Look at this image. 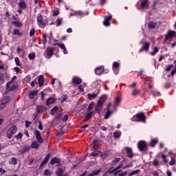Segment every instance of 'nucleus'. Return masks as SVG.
I'll use <instances>...</instances> for the list:
<instances>
[{"label":"nucleus","instance_id":"5","mask_svg":"<svg viewBox=\"0 0 176 176\" xmlns=\"http://www.w3.org/2000/svg\"><path fill=\"white\" fill-rule=\"evenodd\" d=\"M10 101V98L9 96L3 97L0 100V110H3L5 107H6L7 103Z\"/></svg>","mask_w":176,"mask_h":176},{"label":"nucleus","instance_id":"26","mask_svg":"<svg viewBox=\"0 0 176 176\" xmlns=\"http://www.w3.org/2000/svg\"><path fill=\"white\" fill-rule=\"evenodd\" d=\"M47 109V108L45 106H38L36 107V111H37L38 113L45 112V111H46Z\"/></svg>","mask_w":176,"mask_h":176},{"label":"nucleus","instance_id":"21","mask_svg":"<svg viewBox=\"0 0 176 176\" xmlns=\"http://www.w3.org/2000/svg\"><path fill=\"white\" fill-rule=\"evenodd\" d=\"M103 72V65L96 68L95 73L97 76H101Z\"/></svg>","mask_w":176,"mask_h":176},{"label":"nucleus","instance_id":"27","mask_svg":"<svg viewBox=\"0 0 176 176\" xmlns=\"http://www.w3.org/2000/svg\"><path fill=\"white\" fill-rule=\"evenodd\" d=\"M157 25V22L149 21L148 23V28L150 30H153L156 28Z\"/></svg>","mask_w":176,"mask_h":176},{"label":"nucleus","instance_id":"53","mask_svg":"<svg viewBox=\"0 0 176 176\" xmlns=\"http://www.w3.org/2000/svg\"><path fill=\"white\" fill-rule=\"evenodd\" d=\"M151 94L154 96H160V93L158 91L155 90V89L151 90Z\"/></svg>","mask_w":176,"mask_h":176},{"label":"nucleus","instance_id":"45","mask_svg":"<svg viewBox=\"0 0 176 176\" xmlns=\"http://www.w3.org/2000/svg\"><path fill=\"white\" fill-rule=\"evenodd\" d=\"M140 173V170L137 169V170H133L131 173H129V176H133V175H137Z\"/></svg>","mask_w":176,"mask_h":176},{"label":"nucleus","instance_id":"2","mask_svg":"<svg viewBox=\"0 0 176 176\" xmlns=\"http://www.w3.org/2000/svg\"><path fill=\"white\" fill-rule=\"evenodd\" d=\"M146 120V118L144 112H140L134 115L132 118V121L137 122H145Z\"/></svg>","mask_w":176,"mask_h":176},{"label":"nucleus","instance_id":"28","mask_svg":"<svg viewBox=\"0 0 176 176\" xmlns=\"http://www.w3.org/2000/svg\"><path fill=\"white\" fill-rule=\"evenodd\" d=\"M54 102H56V98H49L46 100V105L47 106H50L52 104H54Z\"/></svg>","mask_w":176,"mask_h":176},{"label":"nucleus","instance_id":"23","mask_svg":"<svg viewBox=\"0 0 176 176\" xmlns=\"http://www.w3.org/2000/svg\"><path fill=\"white\" fill-rule=\"evenodd\" d=\"M16 28H19L23 27V23L20 22V21H14L11 23Z\"/></svg>","mask_w":176,"mask_h":176},{"label":"nucleus","instance_id":"13","mask_svg":"<svg viewBox=\"0 0 176 176\" xmlns=\"http://www.w3.org/2000/svg\"><path fill=\"white\" fill-rule=\"evenodd\" d=\"M74 85H80L82 84V78L78 76H74L72 80Z\"/></svg>","mask_w":176,"mask_h":176},{"label":"nucleus","instance_id":"41","mask_svg":"<svg viewBox=\"0 0 176 176\" xmlns=\"http://www.w3.org/2000/svg\"><path fill=\"white\" fill-rule=\"evenodd\" d=\"M101 143H102V140H94L91 144H94V146H98L101 144Z\"/></svg>","mask_w":176,"mask_h":176},{"label":"nucleus","instance_id":"12","mask_svg":"<svg viewBox=\"0 0 176 176\" xmlns=\"http://www.w3.org/2000/svg\"><path fill=\"white\" fill-rule=\"evenodd\" d=\"M140 7L142 10H146L149 8L148 0H141Z\"/></svg>","mask_w":176,"mask_h":176},{"label":"nucleus","instance_id":"6","mask_svg":"<svg viewBox=\"0 0 176 176\" xmlns=\"http://www.w3.org/2000/svg\"><path fill=\"white\" fill-rule=\"evenodd\" d=\"M34 135L36 139V142L40 144H42L44 140L43 138H42V135L41 134V132H39V131L38 129L34 130Z\"/></svg>","mask_w":176,"mask_h":176},{"label":"nucleus","instance_id":"38","mask_svg":"<svg viewBox=\"0 0 176 176\" xmlns=\"http://www.w3.org/2000/svg\"><path fill=\"white\" fill-rule=\"evenodd\" d=\"M16 88H17V86L16 85H12L10 87V84H9V87L8 88V87H6V89L10 91H13L16 90Z\"/></svg>","mask_w":176,"mask_h":176},{"label":"nucleus","instance_id":"4","mask_svg":"<svg viewBox=\"0 0 176 176\" xmlns=\"http://www.w3.org/2000/svg\"><path fill=\"white\" fill-rule=\"evenodd\" d=\"M17 132V126H12L10 127L6 132V135L8 140L12 139L14 133Z\"/></svg>","mask_w":176,"mask_h":176},{"label":"nucleus","instance_id":"47","mask_svg":"<svg viewBox=\"0 0 176 176\" xmlns=\"http://www.w3.org/2000/svg\"><path fill=\"white\" fill-rule=\"evenodd\" d=\"M106 100H107V96L103 95L100 97V98L98 102H100L101 103H102V104H104Z\"/></svg>","mask_w":176,"mask_h":176},{"label":"nucleus","instance_id":"52","mask_svg":"<svg viewBox=\"0 0 176 176\" xmlns=\"http://www.w3.org/2000/svg\"><path fill=\"white\" fill-rule=\"evenodd\" d=\"M14 62L16 66L18 67L21 66V63H20V58H19V57L14 58Z\"/></svg>","mask_w":176,"mask_h":176},{"label":"nucleus","instance_id":"18","mask_svg":"<svg viewBox=\"0 0 176 176\" xmlns=\"http://www.w3.org/2000/svg\"><path fill=\"white\" fill-rule=\"evenodd\" d=\"M50 160V153H48L46 157L44 158V160L41 162V164H40V168H42L43 166H45L49 160Z\"/></svg>","mask_w":176,"mask_h":176},{"label":"nucleus","instance_id":"46","mask_svg":"<svg viewBox=\"0 0 176 176\" xmlns=\"http://www.w3.org/2000/svg\"><path fill=\"white\" fill-rule=\"evenodd\" d=\"M121 135V133L120 131H115L113 134V136L115 139H118L120 138Z\"/></svg>","mask_w":176,"mask_h":176},{"label":"nucleus","instance_id":"10","mask_svg":"<svg viewBox=\"0 0 176 176\" xmlns=\"http://www.w3.org/2000/svg\"><path fill=\"white\" fill-rule=\"evenodd\" d=\"M58 46L62 50H63V54L65 55L68 54V51L67 50V47H65V45L64 43H53V46Z\"/></svg>","mask_w":176,"mask_h":176},{"label":"nucleus","instance_id":"49","mask_svg":"<svg viewBox=\"0 0 176 176\" xmlns=\"http://www.w3.org/2000/svg\"><path fill=\"white\" fill-rule=\"evenodd\" d=\"M35 57H36L35 53H30V54H28V58H29L30 60H35Z\"/></svg>","mask_w":176,"mask_h":176},{"label":"nucleus","instance_id":"15","mask_svg":"<svg viewBox=\"0 0 176 176\" xmlns=\"http://www.w3.org/2000/svg\"><path fill=\"white\" fill-rule=\"evenodd\" d=\"M56 50V47H47L46 54L47 56L50 58L52 56H53V54L54 53V51Z\"/></svg>","mask_w":176,"mask_h":176},{"label":"nucleus","instance_id":"35","mask_svg":"<svg viewBox=\"0 0 176 176\" xmlns=\"http://www.w3.org/2000/svg\"><path fill=\"white\" fill-rule=\"evenodd\" d=\"M13 34L14 36H22L23 35V32H20V30L19 29H14L13 30Z\"/></svg>","mask_w":176,"mask_h":176},{"label":"nucleus","instance_id":"50","mask_svg":"<svg viewBox=\"0 0 176 176\" xmlns=\"http://www.w3.org/2000/svg\"><path fill=\"white\" fill-rule=\"evenodd\" d=\"M63 25V18L56 19V27H60Z\"/></svg>","mask_w":176,"mask_h":176},{"label":"nucleus","instance_id":"17","mask_svg":"<svg viewBox=\"0 0 176 176\" xmlns=\"http://www.w3.org/2000/svg\"><path fill=\"white\" fill-rule=\"evenodd\" d=\"M60 163H61V159H60L57 157H54L50 160V164L51 165L60 164Z\"/></svg>","mask_w":176,"mask_h":176},{"label":"nucleus","instance_id":"43","mask_svg":"<svg viewBox=\"0 0 176 176\" xmlns=\"http://www.w3.org/2000/svg\"><path fill=\"white\" fill-rule=\"evenodd\" d=\"M87 97L90 100H94L97 97V94H88Z\"/></svg>","mask_w":176,"mask_h":176},{"label":"nucleus","instance_id":"8","mask_svg":"<svg viewBox=\"0 0 176 176\" xmlns=\"http://www.w3.org/2000/svg\"><path fill=\"white\" fill-rule=\"evenodd\" d=\"M31 149V147L30 146L24 145L23 146H21V148L18 151V153L21 155H23L25 153H27L28 151Z\"/></svg>","mask_w":176,"mask_h":176},{"label":"nucleus","instance_id":"36","mask_svg":"<svg viewBox=\"0 0 176 176\" xmlns=\"http://www.w3.org/2000/svg\"><path fill=\"white\" fill-rule=\"evenodd\" d=\"M120 102H121V98L119 96L116 97L115 99V102L113 103V107H118L120 103Z\"/></svg>","mask_w":176,"mask_h":176},{"label":"nucleus","instance_id":"25","mask_svg":"<svg viewBox=\"0 0 176 176\" xmlns=\"http://www.w3.org/2000/svg\"><path fill=\"white\" fill-rule=\"evenodd\" d=\"M18 6L21 10L27 9V4L25 3V1H24L23 0H21L20 2L18 3Z\"/></svg>","mask_w":176,"mask_h":176},{"label":"nucleus","instance_id":"9","mask_svg":"<svg viewBox=\"0 0 176 176\" xmlns=\"http://www.w3.org/2000/svg\"><path fill=\"white\" fill-rule=\"evenodd\" d=\"M104 104L100 101H98L97 104H96L95 111L96 113L100 115L101 111H102V107Z\"/></svg>","mask_w":176,"mask_h":176},{"label":"nucleus","instance_id":"39","mask_svg":"<svg viewBox=\"0 0 176 176\" xmlns=\"http://www.w3.org/2000/svg\"><path fill=\"white\" fill-rule=\"evenodd\" d=\"M8 163L10 165H14V166L17 165V158L12 157V160L9 161Z\"/></svg>","mask_w":176,"mask_h":176},{"label":"nucleus","instance_id":"24","mask_svg":"<svg viewBox=\"0 0 176 176\" xmlns=\"http://www.w3.org/2000/svg\"><path fill=\"white\" fill-rule=\"evenodd\" d=\"M45 83V79L43 78V75H40L38 78V84L40 87H42L43 86V84Z\"/></svg>","mask_w":176,"mask_h":176},{"label":"nucleus","instance_id":"42","mask_svg":"<svg viewBox=\"0 0 176 176\" xmlns=\"http://www.w3.org/2000/svg\"><path fill=\"white\" fill-rule=\"evenodd\" d=\"M159 49L157 47L153 48V52L150 53L151 56H154L157 53H158Z\"/></svg>","mask_w":176,"mask_h":176},{"label":"nucleus","instance_id":"33","mask_svg":"<svg viewBox=\"0 0 176 176\" xmlns=\"http://www.w3.org/2000/svg\"><path fill=\"white\" fill-rule=\"evenodd\" d=\"M151 43L148 42H144L142 45V48L145 52H147L149 49Z\"/></svg>","mask_w":176,"mask_h":176},{"label":"nucleus","instance_id":"37","mask_svg":"<svg viewBox=\"0 0 176 176\" xmlns=\"http://www.w3.org/2000/svg\"><path fill=\"white\" fill-rule=\"evenodd\" d=\"M158 140L157 139H152L150 142V146L155 147V146L157 144Z\"/></svg>","mask_w":176,"mask_h":176},{"label":"nucleus","instance_id":"16","mask_svg":"<svg viewBox=\"0 0 176 176\" xmlns=\"http://www.w3.org/2000/svg\"><path fill=\"white\" fill-rule=\"evenodd\" d=\"M112 19L111 15H109L104 17V20L103 21V25L105 27H109L110 25V21Z\"/></svg>","mask_w":176,"mask_h":176},{"label":"nucleus","instance_id":"54","mask_svg":"<svg viewBox=\"0 0 176 176\" xmlns=\"http://www.w3.org/2000/svg\"><path fill=\"white\" fill-rule=\"evenodd\" d=\"M43 44L46 45L47 43V35L43 34Z\"/></svg>","mask_w":176,"mask_h":176},{"label":"nucleus","instance_id":"55","mask_svg":"<svg viewBox=\"0 0 176 176\" xmlns=\"http://www.w3.org/2000/svg\"><path fill=\"white\" fill-rule=\"evenodd\" d=\"M99 154H100V151H94L91 153V155L92 157H95L99 155Z\"/></svg>","mask_w":176,"mask_h":176},{"label":"nucleus","instance_id":"20","mask_svg":"<svg viewBox=\"0 0 176 176\" xmlns=\"http://www.w3.org/2000/svg\"><path fill=\"white\" fill-rule=\"evenodd\" d=\"M39 146H41V145L36 140L32 142V144L30 145V148H32V149H34V150L38 149Z\"/></svg>","mask_w":176,"mask_h":176},{"label":"nucleus","instance_id":"64","mask_svg":"<svg viewBox=\"0 0 176 176\" xmlns=\"http://www.w3.org/2000/svg\"><path fill=\"white\" fill-rule=\"evenodd\" d=\"M162 157L163 162H164V163H168V160L166 159V155L162 154Z\"/></svg>","mask_w":176,"mask_h":176},{"label":"nucleus","instance_id":"1","mask_svg":"<svg viewBox=\"0 0 176 176\" xmlns=\"http://www.w3.org/2000/svg\"><path fill=\"white\" fill-rule=\"evenodd\" d=\"M37 24L38 27L41 29H45L47 27L49 21H47V17L45 16V19L43 18V16L41 14H38L36 16Z\"/></svg>","mask_w":176,"mask_h":176},{"label":"nucleus","instance_id":"44","mask_svg":"<svg viewBox=\"0 0 176 176\" xmlns=\"http://www.w3.org/2000/svg\"><path fill=\"white\" fill-rule=\"evenodd\" d=\"M94 106V102H91V103L89 104V105L88 106V107L87 109V111L92 112L91 110H92Z\"/></svg>","mask_w":176,"mask_h":176},{"label":"nucleus","instance_id":"60","mask_svg":"<svg viewBox=\"0 0 176 176\" xmlns=\"http://www.w3.org/2000/svg\"><path fill=\"white\" fill-rule=\"evenodd\" d=\"M175 164V160L171 157V160L169 162V165L170 166H174Z\"/></svg>","mask_w":176,"mask_h":176},{"label":"nucleus","instance_id":"61","mask_svg":"<svg viewBox=\"0 0 176 176\" xmlns=\"http://www.w3.org/2000/svg\"><path fill=\"white\" fill-rule=\"evenodd\" d=\"M68 118H69L68 115L65 114V115L64 116V117L62 118V121H63V122H67V121L68 120Z\"/></svg>","mask_w":176,"mask_h":176},{"label":"nucleus","instance_id":"22","mask_svg":"<svg viewBox=\"0 0 176 176\" xmlns=\"http://www.w3.org/2000/svg\"><path fill=\"white\" fill-rule=\"evenodd\" d=\"M93 115V111H87V113H86L85 114L84 122L89 120L92 118Z\"/></svg>","mask_w":176,"mask_h":176},{"label":"nucleus","instance_id":"62","mask_svg":"<svg viewBox=\"0 0 176 176\" xmlns=\"http://www.w3.org/2000/svg\"><path fill=\"white\" fill-rule=\"evenodd\" d=\"M60 14V12L58 11V10H55L53 11V16H58V14Z\"/></svg>","mask_w":176,"mask_h":176},{"label":"nucleus","instance_id":"31","mask_svg":"<svg viewBox=\"0 0 176 176\" xmlns=\"http://www.w3.org/2000/svg\"><path fill=\"white\" fill-rule=\"evenodd\" d=\"M101 172V169L94 170L92 171V173H90L88 176H97Z\"/></svg>","mask_w":176,"mask_h":176},{"label":"nucleus","instance_id":"51","mask_svg":"<svg viewBox=\"0 0 176 176\" xmlns=\"http://www.w3.org/2000/svg\"><path fill=\"white\" fill-rule=\"evenodd\" d=\"M111 114V110H107V112L105 113V115H104V120L109 119Z\"/></svg>","mask_w":176,"mask_h":176},{"label":"nucleus","instance_id":"56","mask_svg":"<svg viewBox=\"0 0 176 176\" xmlns=\"http://www.w3.org/2000/svg\"><path fill=\"white\" fill-rule=\"evenodd\" d=\"M38 129L40 131H43V124H42V121H41V120H38Z\"/></svg>","mask_w":176,"mask_h":176},{"label":"nucleus","instance_id":"34","mask_svg":"<svg viewBox=\"0 0 176 176\" xmlns=\"http://www.w3.org/2000/svg\"><path fill=\"white\" fill-rule=\"evenodd\" d=\"M58 111V106H54L51 110H50V114L52 116L56 115L57 111Z\"/></svg>","mask_w":176,"mask_h":176},{"label":"nucleus","instance_id":"59","mask_svg":"<svg viewBox=\"0 0 176 176\" xmlns=\"http://www.w3.org/2000/svg\"><path fill=\"white\" fill-rule=\"evenodd\" d=\"M14 138L16 140H20V139L23 138V133H21V132H20L18 133V135H15Z\"/></svg>","mask_w":176,"mask_h":176},{"label":"nucleus","instance_id":"30","mask_svg":"<svg viewBox=\"0 0 176 176\" xmlns=\"http://www.w3.org/2000/svg\"><path fill=\"white\" fill-rule=\"evenodd\" d=\"M141 94V91L140 89H138L136 88L133 89L131 91V95L132 96H136Z\"/></svg>","mask_w":176,"mask_h":176},{"label":"nucleus","instance_id":"14","mask_svg":"<svg viewBox=\"0 0 176 176\" xmlns=\"http://www.w3.org/2000/svg\"><path fill=\"white\" fill-rule=\"evenodd\" d=\"M125 150L126 151V157L129 159L133 158L134 156V153H133L132 148L129 147H125Z\"/></svg>","mask_w":176,"mask_h":176},{"label":"nucleus","instance_id":"7","mask_svg":"<svg viewBox=\"0 0 176 176\" xmlns=\"http://www.w3.org/2000/svg\"><path fill=\"white\" fill-rule=\"evenodd\" d=\"M138 148L140 151H145L147 150L146 143L144 140L139 141Z\"/></svg>","mask_w":176,"mask_h":176},{"label":"nucleus","instance_id":"63","mask_svg":"<svg viewBox=\"0 0 176 176\" xmlns=\"http://www.w3.org/2000/svg\"><path fill=\"white\" fill-rule=\"evenodd\" d=\"M74 14L76 15V16H82V15H83V13L82 12V11H80V10H78V11H75L74 12Z\"/></svg>","mask_w":176,"mask_h":176},{"label":"nucleus","instance_id":"58","mask_svg":"<svg viewBox=\"0 0 176 176\" xmlns=\"http://www.w3.org/2000/svg\"><path fill=\"white\" fill-rule=\"evenodd\" d=\"M29 34H30V37L34 36V35H35V29L32 28V29L30 30V31Z\"/></svg>","mask_w":176,"mask_h":176},{"label":"nucleus","instance_id":"11","mask_svg":"<svg viewBox=\"0 0 176 176\" xmlns=\"http://www.w3.org/2000/svg\"><path fill=\"white\" fill-rule=\"evenodd\" d=\"M119 68H120V63L116 61L113 62V65H112V69L116 75L118 74Z\"/></svg>","mask_w":176,"mask_h":176},{"label":"nucleus","instance_id":"57","mask_svg":"<svg viewBox=\"0 0 176 176\" xmlns=\"http://www.w3.org/2000/svg\"><path fill=\"white\" fill-rule=\"evenodd\" d=\"M52 175V172L50 171V170H49V169H45V170H44V175H45V176H49V175Z\"/></svg>","mask_w":176,"mask_h":176},{"label":"nucleus","instance_id":"40","mask_svg":"<svg viewBox=\"0 0 176 176\" xmlns=\"http://www.w3.org/2000/svg\"><path fill=\"white\" fill-rule=\"evenodd\" d=\"M120 160H121V159L120 157L114 158V160H113L111 162V165L116 166L118 162H120Z\"/></svg>","mask_w":176,"mask_h":176},{"label":"nucleus","instance_id":"3","mask_svg":"<svg viewBox=\"0 0 176 176\" xmlns=\"http://www.w3.org/2000/svg\"><path fill=\"white\" fill-rule=\"evenodd\" d=\"M176 32L174 30H169L164 36V42L171 41L175 37Z\"/></svg>","mask_w":176,"mask_h":176},{"label":"nucleus","instance_id":"32","mask_svg":"<svg viewBox=\"0 0 176 176\" xmlns=\"http://www.w3.org/2000/svg\"><path fill=\"white\" fill-rule=\"evenodd\" d=\"M56 173L57 176H63V175L64 174V169H63V168L61 167H59L56 170Z\"/></svg>","mask_w":176,"mask_h":176},{"label":"nucleus","instance_id":"29","mask_svg":"<svg viewBox=\"0 0 176 176\" xmlns=\"http://www.w3.org/2000/svg\"><path fill=\"white\" fill-rule=\"evenodd\" d=\"M37 95H38V91H36V90L32 91L29 94V98L31 100H33L34 98H35V96H36Z\"/></svg>","mask_w":176,"mask_h":176},{"label":"nucleus","instance_id":"19","mask_svg":"<svg viewBox=\"0 0 176 176\" xmlns=\"http://www.w3.org/2000/svg\"><path fill=\"white\" fill-rule=\"evenodd\" d=\"M114 170H116L115 168L113 166H111L106 172L104 173L102 176H110L111 175H113Z\"/></svg>","mask_w":176,"mask_h":176},{"label":"nucleus","instance_id":"48","mask_svg":"<svg viewBox=\"0 0 176 176\" xmlns=\"http://www.w3.org/2000/svg\"><path fill=\"white\" fill-rule=\"evenodd\" d=\"M16 79H17V76H14L12 78L11 81L7 82V84H6V87H7V89H9V84H12L14 80H16Z\"/></svg>","mask_w":176,"mask_h":176}]
</instances>
